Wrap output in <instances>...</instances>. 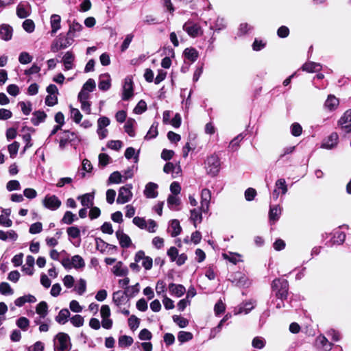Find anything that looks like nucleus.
Returning <instances> with one entry per match:
<instances>
[{"label": "nucleus", "instance_id": "obj_18", "mask_svg": "<svg viewBox=\"0 0 351 351\" xmlns=\"http://www.w3.org/2000/svg\"><path fill=\"white\" fill-rule=\"evenodd\" d=\"M169 291L171 295L179 298L184 294L186 292V289L182 285L171 283L169 285Z\"/></svg>", "mask_w": 351, "mask_h": 351}, {"label": "nucleus", "instance_id": "obj_44", "mask_svg": "<svg viewBox=\"0 0 351 351\" xmlns=\"http://www.w3.org/2000/svg\"><path fill=\"white\" fill-rule=\"evenodd\" d=\"M332 239L333 243L342 244L346 239V234L343 232L337 231L334 234Z\"/></svg>", "mask_w": 351, "mask_h": 351}, {"label": "nucleus", "instance_id": "obj_4", "mask_svg": "<svg viewBox=\"0 0 351 351\" xmlns=\"http://www.w3.org/2000/svg\"><path fill=\"white\" fill-rule=\"evenodd\" d=\"M272 288L276 291V296L281 300L287 298L288 295L289 284L286 280L276 279L273 281Z\"/></svg>", "mask_w": 351, "mask_h": 351}, {"label": "nucleus", "instance_id": "obj_38", "mask_svg": "<svg viewBox=\"0 0 351 351\" xmlns=\"http://www.w3.org/2000/svg\"><path fill=\"white\" fill-rule=\"evenodd\" d=\"M48 306L47 304L43 301L40 302L36 306V311L40 315V317L44 318L47 314Z\"/></svg>", "mask_w": 351, "mask_h": 351}, {"label": "nucleus", "instance_id": "obj_55", "mask_svg": "<svg viewBox=\"0 0 351 351\" xmlns=\"http://www.w3.org/2000/svg\"><path fill=\"white\" fill-rule=\"evenodd\" d=\"M66 232L68 235L73 239H76L80 235V230L76 226H71L68 228Z\"/></svg>", "mask_w": 351, "mask_h": 351}, {"label": "nucleus", "instance_id": "obj_33", "mask_svg": "<svg viewBox=\"0 0 351 351\" xmlns=\"http://www.w3.org/2000/svg\"><path fill=\"white\" fill-rule=\"evenodd\" d=\"M47 115L43 111H36L33 113L31 119L32 123L34 125H38L40 123L44 121Z\"/></svg>", "mask_w": 351, "mask_h": 351}, {"label": "nucleus", "instance_id": "obj_59", "mask_svg": "<svg viewBox=\"0 0 351 351\" xmlns=\"http://www.w3.org/2000/svg\"><path fill=\"white\" fill-rule=\"evenodd\" d=\"M173 319L180 328H185L189 324L186 319L178 315L173 316Z\"/></svg>", "mask_w": 351, "mask_h": 351}, {"label": "nucleus", "instance_id": "obj_1", "mask_svg": "<svg viewBox=\"0 0 351 351\" xmlns=\"http://www.w3.org/2000/svg\"><path fill=\"white\" fill-rule=\"evenodd\" d=\"M211 199V192L208 189H204L201 192V206L199 209L194 208L191 210V220L193 222L194 226L201 223L202 220V212L208 213Z\"/></svg>", "mask_w": 351, "mask_h": 351}, {"label": "nucleus", "instance_id": "obj_46", "mask_svg": "<svg viewBox=\"0 0 351 351\" xmlns=\"http://www.w3.org/2000/svg\"><path fill=\"white\" fill-rule=\"evenodd\" d=\"M70 321L75 327H81L83 326L84 322L83 317H82L80 315H75L73 316L70 319Z\"/></svg>", "mask_w": 351, "mask_h": 351}, {"label": "nucleus", "instance_id": "obj_6", "mask_svg": "<svg viewBox=\"0 0 351 351\" xmlns=\"http://www.w3.org/2000/svg\"><path fill=\"white\" fill-rule=\"evenodd\" d=\"M132 189V185L131 184H128L125 186H121L119 190L117 203L123 204L130 202L133 196Z\"/></svg>", "mask_w": 351, "mask_h": 351}, {"label": "nucleus", "instance_id": "obj_60", "mask_svg": "<svg viewBox=\"0 0 351 351\" xmlns=\"http://www.w3.org/2000/svg\"><path fill=\"white\" fill-rule=\"evenodd\" d=\"M0 224L3 226L9 228L12 225V220L8 217V215L1 214L0 215Z\"/></svg>", "mask_w": 351, "mask_h": 351}, {"label": "nucleus", "instance_id": "obj_30", "mask_svg": "<svg viewBox=\"0 0 351 351\" xmlns=\"http://www.w3.org/2000/svg\"><path fill=\"white\" fill-rule=\"evenodd\" d=\"M112 272L117 276H125L128 273L127 267H123L121 262H118L112 268Z\"/></svg>", "mask_w": 351, "mask_h": 351}, {"label": "nucleus", "instance_id": "obj_9", "mask_svg": "<svg viewBox=\"0 0 351 351\" xmlns=\"http://www.w3.org/2000/svg\"><path fill=\"white\" fill-rule=\"evenodd\" d=\"M341 129L351 132V109L347 110L338 121Z\"/></svg>", "mask_w": 351, "mask_h": 351}, {"label": "nucleus", "instance_id": "obj_54", "mask_svg": "<svg viewBox=\"0 0 351 351\" xmlns=\"http://www.w3.org/2000/svg\"><path fill=\"white\" fill-rule=\"evenodd\" d=\"M79 295H82L86 289V282L84 279H80L75 287Z\"/></svg>", "mask_w": 351, "mask_h": 351}, {"label": "nucleus", "instance_id": "obj_26", "mask_svg": "<svg viewBox=\"0 0 351 351\" xmlns=\"http://www.w3.org/2000/svg\"><path fill=\"white\" fill-rule=\"evenodd\" d=\"M222 256L224 259L230 261L234 265H236L237 263L242 261L241 255L238 253L228 252L227 253H223Z\"/></svg>", "mask_w": 351, "mask_h": 351}, {"label": "nucleus", "instance_id": "obj_61", "mask_svg": "<svg viewBox=\"0 0 351 351\" xmlns=\"http://www.w3.org/2000/svg\"><path fill=\"white\" fill-rule=\"evenodd\" d=\"M133 37L134 36L132 34H129L125 36V38L121 46V51H125L129 47V45L133 39Z\"/></svg>", "mask_w": 351, "mask_h": 351}, {"label": "nucleus", "instance_id": "obj_43", "mask_svg": "<svg viewBox=\"0 0 351 351\" xmlns=\"http://www.w3.org/2000/svg\"><path fill=\"white\" fill-rule=\"evenodd\" d=\"M55 121L57 123H58V125L54 127L52 132H58L59 130H60L61 126L64 124V117L63 114L60 112L56 113L55 115Z\"/></svg>", "mask_w": 351, "mask_h": 351}, {"label": "nucleus", "instance_id": "obj_62", "mask_svg": "<svg viewBox=\"0 0 351 351\" xmlns=\"http://www.w3.org/2000/svg\"><path fill=\"white\" fill-rule=\"evenodd\" d=\"M95 88V82L93 79H88L84 84L82 89L87 92H93Z\"/></svg>", "mask_w": 351, "mask_h": 351}, {"label": "nucleus", "instance_id": "obj_19", "mask_svg": "<svg viewBox=\"0 0 351 351\" xmlns=\"http://www.w3.org/2000/svg\"><path fill=\"white\" fill-rule=\"evenodd\" d=\"M12 28L9 25L3 24L0 26V38L4 40H10L12 37Z\"/></svg>", "mask_w": 351, "mask_h": 351}, {"label": "nucleus", "instance_id": "obj_23", "mask_svg": "<svg viewBox=\"0 0 351 351\" xmlns=\"http://www.w3.org/2000/svg\"><path fill=\"white\" fill-rule=\"evenodd\" d=\"M186 59L194 62L199 57L198 51L193 47L186 48L183 52Z\"/></svg>", "mask_w": 351, "mask_h": 351}, {"label": "nucleus", "instance_id": "obj_47", "mask_svg": "<svg viewBox=\"0 0 351 351\" xmlns=\"http://www.w3.org/2000/svg\"><path fill=\"white\" fill-rule=\"evenodd\" d=\"M23 29L28 33H32L34 31L35 25L32 20L26 19L23 23Z\"/></svg>", "mask_w": 351, "mask_h": 351}, {"label": "nucleus", "instance_id": "obj_11", "mask_svg": "<svg viewBox=\"0 0 351 351\" xmlns=\"http://www.w3.org/2000/svg\"><path fill=\"white\" fill-rule=\"evenodd\" d=\"M128 299L125 292L118 291L113 293L112 301L118 307L121 308L128 302Z\"/></svg>", "mask_w": 351, "mask_h": 351}, {"label": "nucleus", "instance_id": "obj_13", "mask_svg": "<svg viewBox=\"0 0 351 351\" xmlns=\"http://www.w3.org/2000/svg\"><path fill=\"white\" fill-rule=\"evenodd\" d=\"M337 133H331L327 138H326L322 144V147L330 149L337 145L338 142Z\"/></svg>", "mask_w": 351, "mask_h": 351}, {"label": "nucleus", "instance_id": "obj_52", "mask_svg": "<svg viewBox=\"0 0 351 351\" xmlns=\"http://www.w3.org/2000/svg\"><path fill=\"white\" fill-rule=\"evenodd\" d=\"M252 344L254 348L262 349L265 345V341L262 337H256L253 339Z\"/></svg>", "mask_w": 351, "mask_h": 351}, {"label": "nucleus", "instance_id": "obj_49", "mask_svg": "<svg viewBox=\"0 0 351 351\" xmlns=\"http://www.w3.org/2000/svg\"><path fill=\"white\" fill-rule=\"evenodd\" d=\"M29 324V321L25 317H21L16 321V325L23 330H27Z\"/></svg>", "mask_w": 351, "mask_h": 351}, {"label": "nucleus", "instance_id": "obj_8", "mask_svg": "<svg viewBox=\"0 0 351 351\" xmlns=\"http://www.w3.org/2000/svg\"><path fill=\"white\" fill-rule=\"evenodd\" d=\"M43 204L45 208L51 210H56L60 207L62 202L55 195H48L45 197Z\"/></svg>", "mask_w": 351, "mask_h": 351}, {"label": "nucleus", "instance_id": "obj_50", "mask_svg": "<svg viewBox=\"0 0 351 351\" xmlns=\"http://www.w3.org/2000/svg\"><path fill=\"white\" fill-rule=\"evenodd\" d=\"M140 320L135 315H132L128 319V325L131 330H135L139 326Z\"/></svg>", "mask_w": 351, "mask_h": 351}, {"label": "nucleus", "instance_id": "obj_37", "mask_svg": "<svg viewBox=\"0 0 351 351\" xmlns=\"http://www.w3.org/2000/svg\"><path fill=\"white\" fill-rule=\"evenodd\" d=\"M180 204V198L177 197L176 195H173L169 196L167 199V204L171 210H177V207L179 206Z\"/></svg>", "mask_w": 351, "mask_h": 351}, {"label": "nucleus", "instance_id": "obj_17", "mask_svg": "<svg viewBox=\"0 0 351 351\" xmlns=\"http://www.w3.org/2000/svg\"><path fill=\"white\" fill-rule=\"evenodd\" d=\"M316 343L317 345L325 351H329L332 348V343L329 342L327 338L320 335L316 338Z\"/></svg>", "mask_w": 351, "mask_h": 351}, {"label": "nucleus", "instance_id": "obj_51", "mask_svg": "<svg viewBox=\"0 0 351 351\" xmlns=\"http://www.w3.org/2000/svg\"><path fill=\"white\" fill-rule=\"evenodd\" d=\"M252 29V26H250L249 24L246 23H241L239 25V29H238V35L239 36H243L246 34H247L250 31H251Z\"/></svg>", "mask_w": 351, "mask_h": 351}, {"label": "nucleus", "instance_id": "obj_31", "mask_svg": "<svg viewBox=\"0 0 351 351\" xmlns=\"http://www.w3.org/2000/svg\"><path fill=\"white\" fill-rule=\"evenodd\" d=\"M16 14L21 19H25L29 14L28 5L19 3L16 8Z\"/></svg>", "mask_w": 351, "mask_h": 351}, {"label": "nucleus", "instance_id": "obj_64", "mask_svg": "<svg viewBox=\"0 0 351 351\" xmlns=\"http://www.w3.org/2000/svg\"><path fill=\"white\" fill-rule=\"evenodd\" d=\"M256 195V191L253 188H248L245 191V198L247 201H252Z\"/></svg>", "mask_w": 351, "mask_h": 351}, {"label": "nucleus", "instance_id": "obj_41", "mask_svg": "<svg viewBox=\"0 0 351 351\" xmlns=\"http://www.w3.org/2000/svg\"><path fill=\"white\" fill-rule=\"evenodd\" d=\"M192 339L193 334L190 332L180 331L178 335V339L181 343H183L186 341H189Z\"/></svg>", "mask_w": 351, "mask_h": 351}, {"label": "nucleus", "instance_id": "obj_14", "mask_svg": "<svg viewBox=\"0 0 351 351\" xmlns=\"http://www.w3.org/2000/svg\"><path fill=\"white\" fill-rule=\"evenodd\" d=\"M158 185L154 182H149L145 185L144 195L147 198H156L158 196Z\"/></svg>", "mask_w": 351, "mask_h": 351}, {"label": "nucleus", "instance_id": "obj_12", "mask_svg": "<svg viewBox=\"0 0 351 351\" xmlns=\"http://www.w3.org/2000/svg\"><path fill=\"white\" fill-rule=\"evenodd\" d=\"M339 99L337 98L333 95H329L324 102V108L326 110L328 111H334L339 106Z\"/></svg>", "mask_w": 351, "mask_h": 351}, {"label": "nucleus", "instance_id": "obj_22", "mask_svg": "<svg viewBox=\"0 0 351 351\" xmlns=\"http://www.w3.org/2000/svg\"><path fill=\"white\" fill-rule=\"evenodd\" d=\"M61 17L58 14H52L50 18V24L51 27V34H56L61 27Z\"/></svg>", "mask_w": 351, "mask_h": 351}, {"label": "nucleus", "instance_id": "obj_45", "mask_svg": "<svg viewBox=\"0 0 351 351\" xmlns=\"http://www.w3.org/2000/svg\"><path fill=\"white\" fill-rule=\"evenodd\" d=\"M122 176L119 171H114L110 174L108 178V182L111 184H119L122 182Z\"/></svg>", "mask_w": 351, "mask_h": 351}, {"label": "nucleus", "instance_id": "obj_57", "mask_svg": "<svg viewBox=\"0 0 351 351\" xmlns=\"http://www.w3.org/2000/svg\"><path fill=\"white\" fill-rule=\"evenodd\" d=\"M6 189L8 191L19 190L21 189V185L18 180H10L7 183Z\"/></svg>", "mask_w": 351, "mask_h": 351}, {"label": "nucleus", "instance_id": "obj_53", "mask_svg": "<svg viewBox=\"0 0 351 351\" xmlns=\"http://www.w3.org/2000/svg\"><path fill=\"white\" fill-rule=\"evenodd\" d=\"M226 310V305L221 300H219L215 305L214 311L216 315L223 313Z\"/></svg>", "mask_w": 351, "mask_h": 351}, {"label": "nucleus", "instance_id": "obj_16", "mask_svg": "<svg viewBox=\"0 0 351 351\" xmlns=\"http://www.w3.org/2000/svg\"><path fill=\"white\" fill-rule=\"evenodd\" d=\"M75 60V56L71 51H67L65 53L62 58V62L64 66V70L69 71L73 68V62Z\"/></svg>", "mask_w": 351, "mask_h": 351}, {"label": "nucleus", "instance_id": "obj_42", "mask_svg": "<svg viewBox=\"0 0 351 351\" xmlns=\"http://www.w3.org/2000/svg\"><path fill=\"white\" fill-rule=\"evenodd\" d=\"M0 293L4 295H10L14 293V291L8 282H3L0 283Z\"/></svg>", "mask_w": 351, "mask_h": 351}, {"label": "nucleus", "instance_id": "obj_39", "mask_svg": "<svg viewBox=\"0 0 351 351\" xmlns=\"http://www.w3.org/2000/svg\"><path fill=\"white\" fill-rule=\"evenodd\" d=\"M77 216L72 213L71 211L65 212L62 219V223L64 224H71L74 221L77 220Z\"/></svg>", "mask_w": 351, "mask_h": 351}, {"label": "nucleus", "instance_id": "obj_24", "mask_svg": "<svg viewBox=\"0 0 351 351\" xmlns=\"http://www.w3.org/2000/svg\"><path fill=\"white\" fill-rule=\"evenodd\" d=\"M302 69L308 73L317 72L322 69V65L314 62H307L303 64Z\"/></svg>", "mask_w": 351, "mask_h": 351}, {"label": "nucleus", "instance_id": "obj_25", "mask_svg": "<svg viewBox=\"0 0 351 351\" xmlns=\"http://www.w3.org/2000/svg\"><path fill=\"white\" fill-rule=\"evenodd\" d=\"M99 88L101 90H107L110 87V77L108 74H103L99 77Z\"/></svg>", "mask_w": 351, "mask_h": 351}, {"label": "nucleus", "instance_id": "obj_10", "mask_svg": "<svg viewBox=\"0 0 351 351\" xmlns=\"http://www.w3.org/2000/svg\"><path fill=\"white\" fill-rule=\"evenodd\" d=\"M133 95V86L131 77H127L125 79L124 84L123 86V100H128Z\"/></svg>", "mask_w": 351, "mask_h": 351}, {"label": "nucleus", "instance_id": "obj_36", "mask_svg": "<svg viewBox=\"0 0 351 351\" xmlns=\"http://www.w3.org/2000/svg\"><path fill=\"white\" fill-rule=\"evenodd\" d=\"M133 339L130 336L122 335L120 336L118 341L119 347H129L133 343Z\"/></svg>", "mask_w": 351, "mask_h": 351}, {"label": "nucleus", "instance_id": "obj_28", "mask_svg": "<svg viewBox=\"0 0 351 351\" xmlns=\"http://www.w3.org/2000/svg\"><path fill=\"white\" fill-rule=\"evenodd\" d=\"M70 316V312L67 308L60 310L58 315L56 317V321L60 324H64L68 322Z\"/></svg>", "mask_w": 351, "mask_h": 351}, {"label": "nucleus", "instance_id": "obj_3", "mask_svg": "<svg viewBox=\"0 0 351 351\" xmlns=\"http://www.w3.org/2000/svg\"><path fill=\"white\" fill-rule=\"evenodd\" d=\"M220 160L217 155L208 156L205 162L207 173L210 176H216L220 170Z\"/></svg>", "mask_w": 351, "mask_h": 351}, {"label": "nucleus", "instance_id": "obj_56", "mask_svg": "<svg viewBox=\"0 0 351 351\" xmlns=\"http://www.w3.org/2000/svg\"><path fill=\"white\" fill-rule=\"evenodd\" d=\"M147 109L146 102L143 100H141L138 101L137 105L134 109V112L136 114H140L145 112Z\"/></svg>", "mask_w": 351, "mask_h": 351}, {"label": "nucleus", "instance_id": "obj_2", "mask_svg": "<svg viewBox=\"0 0 351 351\" xmlns=\"http://www.w3.org/2000/svg\"><path fill=\"white\" fill-rule=\"evenodd\" d=\"M71 343L69 336L64 332H59L54 339V351H69Z\"/></svg>", "mask_w": 351, "mask_h": 351}, {"label": "nucleus", "instance_id": "obj_29", "mask_svg": "<svg viewBox=\"0 0 351 351\" xmlns=\"http://www.w3.org/2000/svg\"><path fill=\"white\" fill-rule=\"evenodd\" d=\"M182 228L180 225V222L177 219H173L171 221L169 226V232L171 233V237H176L179 235L181 232Z\"/></svg>", "mask_w": 351, "mask_h": 351}, {"label": "nucleus", "instance_id": "obj_7", "mask_svg": "<svg viewBox=\"0 0 351 351\" xmlns=\"http://www.w3.org/2000/svg\"><path fill=\"white\" fill-rule=\"evenodd\" d=\"M82 29V25L73 21L69 25V29L67 32L66 44H60V47L66 48L71 45L73 41V38L76 36V33L80 32Z\"/></svg>", "mask_w": 351, "mask_h": 351}, {"label": "nucleus", "instance_id": "obj_15", "mask_svg": "<svg viewBox=\"0 0 351 351\" xmlns=\"http://www.w3.org/2000/svg\"><path fill=\"white\" fill-rule=\"evenodd\" d=\"M94 198H95L94 192L86 193V194L80 195L77 197V199L81 201L82 205L85 207H88V208H90L93 206Z\"/></svg>", "mask_w": 351, "mask_h": 351}, {"label": "nucleus", "instance_id": "obj_58", "mask_svg": "<svg viewBox=\"0 0 351 351\" xmlns=\"http://www.w3.org/2000/svg\"><path fill=\"white\" fill-rule=\"evenodd\" d=\"M134 224L138 226L141 229L147 228V221L144 218L135 217L132 220Z\"/></svg>", "mask_w": 351, "mask_h": 351}, {"label": "nucleus", "instance_id": "obj_40", "mask_svg": "<svg viewBox=\"0 0 351 351\" xmlns=\"http://www.w3.org/2000/svg\"><path fill=\"white\" fill-rule=\"evenodd\" d=\"M73 267L82 268L84 267L85 263L84 259L79 255H75L71 258V263Z\"/></svg>", "mask_w": 351, "mask_h": 351}, {"label": "nucleus", "instance_id": "obj_35", "mask_svg": "<svg viewBox=\"0 0 351 351\" xmlns=\"http://www.w3.org/2000/svg\"><path fill=\"white\" fill-rule=\"evenodd\" d=\"M275 189L281 192V195H285L288 191V187L284 178L278 179L275 182Z\"/></svg>", "mask_w": 351, "mask_h": 351}, {"label": "nucleus", "instance_id": "obj_48", "mask_svg": "<svg viewBox=\"0 0 351 351\" xmlns=\"http://www.w3.org/2000/svg\"><path fill=\"white\" fill-rule=\"evenodd\" d=\"M32 60V57L27 52H22L19 57V61L21 64H26L30 63Z\"/></svg>", "mask_w": 351, "mask_h": 351}, {"label": "nucleus", "instance_id": "obj_20", "mask_svg": "<svg viewBox=\"0 0 351 351\" xmlns=\"http://www.w3.org/2000/svg\"><path fill=\"white\" fill-rule=\"evenodd\" d=\"M254 307V302L252 301L246 302L241 304L239 306L235 308L234 315H239L244 313L247 314Z\"/></svg>", "mask_w": 351, "mask_h": 351}, {"label": "nucleus", "instance_id": "obj_5", "mask_svg": "<svg viewBox=\"0 0 351 351\" xmlns=\"http://www.w3.org/2000/svg\"><path fill=\"white\" fill-rule=\"evenodd\" d=\"M182 29L191 38L200 36L204 32L202 28L198 24L191 21L186 22L183 25Z\"/></svg>", "mask_w": 351, "mask_h": 351}, {"label": "nucleus", "instance_id": "obj_32", "mask_svg": "<svg viewBox=\"0 0 351 351\" xmlns=\"http://www.w3.org/2000/svg\"><path fill=\"white\" fill-rule=\"evenodd\" d=\"M226 27V23L223 18L218 17L214 25L210 26V29L215 30V32H220Z\"/></svg>", "mask_w": 351, "mask_h": 351}, {"label": "nucleus", "instance_id": "obj_27", "mask_svg": "<svg viewBox=\"0 0 351 351\" xmlns=\"http://www.w3.org/2000/svg\"><path fill=\"white\" fill-rule=\"evenodd\" d=\"M18 239L17 233L13 230H10L9 231L5 232L3 230H0V239L2 241L10 240L12 241H16Z\"/></svg>", "mask_w": 351, "mask_h": 351}, {"label": "nucleus", "instance_id": "obj_21", "mask_svg": "<svg viewBox=\"0 0 351 351\" xmlns=\"http://www.w3.org/2000/svg\"><path fill=\"white\" fill-rule=\"evenodd\" d=\"M116 236L119 241L120 245L122 247H128L131 244V239L123 230H117L116 232Z\"/></svg>", "mask_w": 351, "mask_h": 351}, {"label": "nucleus", "instance_id": "obj_34", "mask_svg": "<svg viewBox=\"0 0 351 351\" xmlns=\"http://www.w3.org/2000/svg\"><path fill=\"white\" fill-rule=\"evenodd\" d=\"M282 208L279 205H276L270 208L269 217L270 220L276 221L281 215Z\"/></svg>", "mask_w": 351, "mask_h": 351}, {"label": "nucleus", "instance_id": "obj_63", "mask_svg": "<svg viewBox=\"0 0 351 351\" xmlns=\"http://www.w3.org/2000/svg\"><path fill=\"white\" fill-rule=\"evenodd\" d=\"M43 230V225L40 222H36L30 226L29 232L31 234H38L40 233Z\"/></svg>", "mask_w": 351, "mask_h": 351}]
</instances>
